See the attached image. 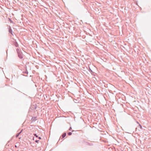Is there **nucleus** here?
<instances>
[{
    "instance_id": "obj_1",
    "label": "nucleus",
    "mask_w": 151,
    "mask_h": 151,
    "mask_svg": "<svg viewBox=\"0 0 151 151\" xmlns=\"http://www.w3.org/2000/svg\"><path fill=\"white\" fill-rule=\"evenodd\" d=\"M100 108V107L99 106L98 104L96 103V101H95V110H96V111L97 112L96 113H95V117L96 116L97 117V115H99L98 112H100L101 111Z\"/></svg>"
},
{
    "instance_id": "obj_2",
    "label": "nucleus",
    "mask_w": 151,
    "mask_h": 151,
    "mask_svg": "<svg viewBox=\"0 0 151 151\" xmlns=\"http://www.w3.org/2000/svg\"><path fill=\"white\" fill-rule=\"evenodd\" d=\"M16 51L18 54V57L20 59H22L23 58V54L21 50L18 48H17Z\"/></svg>"
},
{
    "instance_id": "obj_3",
    "label": "nucleus",
    "mask_w": 151,
    "mask_h": 151,
    "mask_svg": "<svg viewBox=\"0 0 151 151\" xmlns=\"http://www.w3.org/2000/svg\"><path fill=\"white\" fill-rule=\"evenodd\" d=\"M95 47L97 48H98V46L100 45L99 42L97 41H95Z\"/></svg>"
},
{
    "instance_id": "obj_4",
    "label": "nucleus",
    "mask_w": 151,
    "mask_h": 151,
    "mask_svg": "<svg viewBox=\"0 0 151 151\" xmlns=\"http://www.w3.org/2000/svg\"><path fill=\"white\" fill-rule=\"evenodd\" d=\"M14 44L16 47H18L19 46V45L17 42L15 41L14 42Z\"/></svg>"
},
{
    "instance_id": "obj_5",
    "label": "nucleus",
    "mask_w": 151,
    "mask_h": 151,
    "mask_svg": "<svg viewBox=\"0 0 151 151\" xmlns=\"http://www.w3.org/2000/svg\"><path fill=\"white\" fill-rule=\"evenodd\" d=\"M93 142H87L86 144L87 145H90V146H92L93 145Z\"/></svg>"
},
{
    "instance_id": "obj_6",
    "label": "nucleus",
    "mask_w": 151,
    "mask_h": 151,
    "mask_svg": "<svg viewBox=\"0 0 151 151\" xmlns=\"http://www.w3.org/2000/svg\"><path fill=\"white\" fill-rule=\"evenodd\" d=\"M95 131H97L99 130L98 129H97L96 128V127H97V123H96L95 122Z\"/></svg>"
},
{
    "instance_id": "obj_7",
    "label": "nucleus",
    "mask_w": 151,
    "mask_h": 151,
    "mask_svg": "<svg viewBox=\"0 0 151 151\" xmlns=\"http://www.w3.org/2000/svg\"><path fill=\"white\" fill-rule=\"evenodd\" d=\"M9 32L12 35H13L12 30V29L11 28V27L10 26H9Z\"/></svg>"
},
{
    "instance_id": "obj_8",
    "label": "nucleus",
    "mask_w": 151,
    "mask_h": 151,
    "mask_svg": "<svg viewBox=\"0 0 151 151\" xmlns=\"http://www.w3.org/2000/svg\"><path fill=\"white\" fill-rule=\"evenodd\" d=\"M66 135V133L65 132H64L62 135V139L63 138H64V137H65V136Z\"/></svg>"
},
{
    "instance_id": "obj_9",
    "label": "nucleus",
    "mask_w": 151,
    "mask_h": 151,
    "mask_svg": "<svg viewBox=\"0 0 151 151\" xmlns=\"http://www.w3.org/2000/svg\"><path fill=\"white\" fill-rule=\"evenodd\" d=\"M23 73H26L27 74H28V72L27 69H26V70L24 71H23Z\"/></svg>"
},
{
    "instance_id": "obj_10",
    "label": "nucleus",
    "mask_w": 151,
    "mask_h": 151,
    "mask_svg": "<svg viewBox=\"0 0 151 151\" xmlns=\"http://www.w3.org/2000/svg\"><path fill=\"white\" fill-rule=\"evenodd\" d=\"M9 20L10 21V23H12V24L14 23L11 20V19H10L9 18Z\"/></svg>"
},
{
    "instance_id": "obj_11",
    "label": "nucleus",
    "mask_w": 151,
    "mask_h": 151,
    "mask_svg": "<svg viewBox=\"0 0 151 151\" xmlns=\"http://www.w3.org/2000/svg\"><path fill=\"white\" fill-rule=\"evenodd\" d=\"M139 128L141 129H142V125L140 124H139Z\"/></svg>"
},
{
    "instance_id": "obj_12",
    "label": "nucleus",
    "mask_w": 151,
    "mask_h": 151,
    "mask_svg": "<svg viewBox=\"0 0 151 151\" xmlns=\"http://www.w3.org/2000/svg\"><path fill=\"white\" fill-rule=\"evenodd\" d=\"M68 135H69V136H70V135H71L72 134V132H68Z\"/></svg>"
},
{
    "instance_id": "obj_13",
    "label": "nucleus",
    "mask_w": 151,
    "mask_h": 151,
    "mask_svg": "<svg viewBox=\"0 0 151 151\" xmlns=\"http://www.w3.org/2000/svg\"><path fill=\"white\" fill-rule=\"evenodd\" d=\"M19 134H18V133L16 135V137H17L19 136Z\"/></svg>"
},
{
    "instance_id": "obj_14",
    "label": "nucleus",
    "mask_w": 151,
    "mask_h": 151,
    "mask_svg": "<svg viewBox=\"0 0 151 151\" xmlns=\"http://www.w3.org/2000/svg\"><path fill=\"white\" fill-rule=\"evenodd\" d=\"M34 135L36 137H38V136L36 134H34Z\"/></svg>"
},
{
    "instance_id": "obj_15",
    "label": "nucleus",
    "mask_w": 151,
    "mask_h": 151,
    "mask_svg": "<svg viewBox=\"0 0 151 151\" xmlns=\"http://www.w3.org/2000/svg\"><path fill=\"white\" fill-rule=\"evenodd\" d=\"M90 71L91 73V72H92V73H93V74H92H92H93V75L94 76V74H93V73H94V72H93L92 71V70H91L90 69Z\"/></svg>"
},
{
    "instance_id": "obj_16",
    "label": "nucleus",
    "mask_w": 151,
    "mask_h": 151,
    "mask_svg": "<svg viewBox=\"0 0 151 151\" xmlns=\"http://www.w3.org/2000/svg\"><path fill=\"white\" fill-rule=\"evenodd\" d=\"M95 100L97 101V99L96 96V92H95Z\"/></svg>"
},
{
    "instance_id": "obj_17",
    "label": "nucleus",
    "mask_w": 151,
    "mask_h": 151,
    "mask_svg": "<svg viewBox=\"0 0 151 151\" xmlns=\"http://www.w3.org/2000/svg\"><path fill=\"white\" fill-rule=\"evenodd\" d=\"M39 140H35V142L37 143H38V142H39Z\"/></svg>"
},
{
    "instance_id": "obj_18",
    "label": "nucleus",
    "mask_w": 151,
    "mask_h": 151,
    "mask_svg": "<svg viewBox=\"0 0 151 151\" xmlns=\"http://www.w3.org/2000/svg\"><path fill=\"white\" fill-rule=\"evenodd\" d=\"M95 77L96 76H97V74L96 73H95ZM95 79L96 80H97V79H96V78L95 77Z\"/></svg>"
},
{
    "instance_id": "obj_19",
    "label": "nucleus",
    "mask_w": 151,
    "mask_h": 151,
    "mask_svg": "<svg viewBox=\"0 0 151 151\" xmlns=\"http://www.w3.org/2000/svg\"><path fill=\"white\" fill-rule=\"evenodd\" d=\"M96 119H100V116H98L97 118H96Z\"/></svg>"
},
{
    "instance_id": "obj_20",
    "label": "nucleus",
    "mask_w": 151,
    "mask_h": 151,
    "mask_svg": "<svg viewBox=\"0 0 151 151\" xmlns=\"http://www.w3.org/2000/svg\"><path fill=\"white\" fill-rule=\"evenodd\" d=\"M38 139H41V137H38Z\"/></svg>"
},
{
    "instance_id": "obj_21",
    "label": "nucleus",
    "mask_w": 151,
    "mask_h": 151,
    "mask_svg": "<svg viewBox=\"0 0 151 151\" xmlns=\"http://www.w3.org/2000/svg\"><path fill=\"white\" fill-rule=\"evenodd\" d=\"M72 129V128L71 127H70L69 129V130H71Z\"/></svg>"
},
{
    "instance_id": "obj_22",
    "label": "nucleus",
    "mask_w": 151,
    "mask_h": 151,
    "mask_svg": "<svg viewBox=\"0 0 151 151\" xmlns=\"http://www.w3.org/2000/svg\"><path fill=\"white\" fill-rule=\"evenodd\" d=\"M22 130L20 132H19V133H18V134H19L21 133L22 132Z\"/></svg>"
},
{
    "instance_id": "obj_23",
    "label": "nucleus",
    "mask_w": 151,
    "mask_h": 151,
    "mask_svg": "<svg viewBox=\"0 0 151 151\" xmlns=\"http://www.w3.org/2000/svg\"><path fill=\"white\" fill-rule=\"evenodd\" d=\"M96 9H98L97 8H95V11H96Z\"/></svg>"
},
{
    "instance_id": "obj_24",
    "label": "nucleus",
    "mask_w": 151,
    "mask_h": 151,
    "mask_svg": "<svg viewBox=\"0 0 151 151\" xmlns=\"http://www.w3.org/2000/svg\"><path fill=\"white\" fill-rule=\"evenodd\" d=\"M90 1H91V3H93L92 1H91V0H90Z\"/></svg>"
},
{
    "instance_id": "obj_25",
    "label": "nucleus",
    "mask_w": 151,
    "mask_h": 151,
    "mask_svg": "<svg viewBox=\"0 0 151 151\" xmlns=\"http://www.w3.org/2000/svg\"><path fill=\"white\" fill-rule=\"evenodd\" d=\"M96 0H95V4H96Z\"/></svg>"
},
{
    "instance_id": "obj_26",
    "label": "nucleus",
    "mask_w": 151,
    "mask_h": 151,
    "mask_svg": "<svg viewBox=\"0 0 151 151\" xmlns=\"http://www.w3.org/2000/svg\"><path fill=\"white\" fill-rule=\"evenodd\" d=\"M15 147H17V145H15Z\"/></svg>"
},
{
    "instance_id": "obj_27",
    "label": "nucleus",
    "mask_w": 151,
    "mask_h": 151,
    "mask_svg": "<svg viewBox=\"0 0 151 151\" xmlns=\"http://www.w3.org/2000/svg\"><path fill=\"white\" fill-rule=\"evenodd\" d=\"M96 37H97V38H98V37L97 36H96Z\"/></svg>"
},
{
    "instance_id": "obj_28",
    "label": "nucleus",
    "mask_w": 151,
    "mask_h": 151,
    "mask_svg": "<svg viewBox=\"0 0 151 151\" xmlns=\"http://www.w3.org/2000/svg\"><path fill=\"white\" fill-rule=\"evenodd\" d=\"M95 121H97V120H96L95 119Z\"/></svg>"
},
{
    "instance_id": "obj_29",
    "label": "nucleus",
    "mask_w": 151,
    "mask_h": 151,
    "mask_svg": "<svg viewBox=\"0 0 151 151\" xmlns=\"http://www.w3.org/2000/svg\"><path fill=\"white\" fill-rule=\"evenodd\" d=\"M95 68H96V69H97V68L96 67V66H95Z\"/></svg>"
},
{
    "instance_id": "obj_30",
    "label": "nucleus",
    "mask_w": 151,
    "mask_h": 151,
    "mask_svg": "<svg viewBox=\"0 0 151 151\" xmlns=\"http://www.w3.org/2000/svg\"><path fill=\"white\" fill-rule=\"evenodd\" d=\"M73 131H74L73 130H72V132H73Z\"/></svg>"
},
{
    "instance_id": "obj_31",
    "label": "nucleus",
    "mask_w": 151,
    "mask_h": 151,
    "mask_svg": "<svg viewBox=\"0 0 151 151\" xmlns=\"http://www.w3.org/2000/svg\"><path fill=\"white\" fill-rule=\"evenodd\" d=\"M35 140V139L34 138H33V140Z\"/></svg>"
},
{
    "instance_id": "obj_32",
    "label": "nucleus",
    "mask_w": 151,
    "mask_h": 151,
    "mask_svg": "<svg viewBox=\"0 0 151 151\" xmlns=\"http://www.w3.org/2000/svg\"><path fill=\"white\" fill-rule=\"evenodd\" d=\"M98 124H100V123H99Z\"/></svg>"
},
{
    "instance_id": "obj_33",
    "label": "nucleus",
    "mask_w": 151,
    "mask_h": 151,
    "mask_svg": "<svg viewBox=\"0 0 151 151\" xmlns=\"http://www.w3.org/2000/svg\"><path fill=\"white\" fill-rule=\"evenodd\" d=\"M36 107H35V109H36Z\"/></svg>"
},
{
    "instance_id": "obj_34",
    "label": "nucleus",
    "mask_w": 151,
    "mask_h": 151,
    "mask_svg": "<svg viewBox=\"0 0 151 151\" xmlns=\"http://www.w3.org/2000/svg\"><path fill=\"white\" fill-rule=\"evenodd\" d=\"M24 151V150H22V151Z\"/></svg>"
}]
</instances>
